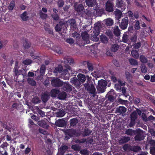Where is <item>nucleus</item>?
Listing matches in <instances>:
<instances>
[{
    "mask_svg": "<svg viewBox=\"0 0 155 155\" xmlns=\"http://www.w3.org/2000/svg\"><path fill=\"white\" fill-rule=\"evenodd\" d=\"M69 23L71 28H75L76 27V21L74 19L72 18L68 20Z\"/></svg>",
    "mask_w": 155,
    "mask_h": 155,
    "instance_id": "36",
    "label": "nucleus"
},
{
    "mask_svg": "<svg viewBox=\"0 0 155 155\" xmlns=\"http://www.w3.org/2000/svg\"><path fill=\"white\" fill-rule=\"evenodd\" d=\"M94 25L93 33L94 34L98 35L100 34V28L101 27V23L100 22H98L95 23Z\"/></svg>",
    "mask_w": 155,
    "mask_h": 155,
    "instance_id": "10",
    "label": "nucleus"
},
{
    "mask_svg": "<svg viewBox=\"0 0 155 155\" xmlns=\"http://www.w3.org/2000/svg\"><path fill=\"white\" fill-rule=\"evenodd\" d=\"M74 8L76 11L79 14L82 13L84 9L83 5L81 4L78 5L75 4L74 5Z\"/></svg>",
    "mask_w": 155,
    "mask_h": 155,
    "instance_id": "19",
    "label": "nucleus"
},
{
    "mask_svg": "<svg viewBox=\"0 0 155 155\" xmlns=\"http://www.w3.org/2000/svg\"><path fill=\"white\" fill-rule=\"evenodd\" d=\"M57 4L58 8H61L63 7L64 5V0H58Z\"/></svg>",
    "mask_w": 155,
    "mask_h": 155,
    "instance_id": "50",
    "label": "nucleus"
},
{
    "mask_svg": "<svg viewBox=\"0 0 155 155\" xmlns=\"http://www.w3.org/2000/svg\"><path fill=\"white\" fill-rule=\"evenodd\" d=\"M70 82L72 85L78 89H79L81 86V82L76 77H74L71 78L70 80Z\"/></svg>",
    "mask_w": 155,
    "mask_h": 155,
    "instance_id": "11",
    "label": "nucleus"
},
{
    "mask_svg": "<svg viewBox=\"0 0 155 155\" xmlns=\"http://www.w3.org/2000/svg\"><path fill=\"white\" fill-rule=\"evenodd\" d=\"M68 149V147L66 145H64L61 146L59 148L60 153L63 155Z\"/></svg>",
    "mask_w": 155,
    "mask_h": 155,
    "instance_id": "27",
    "label": "nucleus"
},
{
    "mask_svg": "<svg viewBox=\"0 0 155 155\" xmlns=\"http://www.w3.org/2000/svg\"><path fill=\"white\" fill-rule=\"evenodd\" d=\"M27 81L28 83L32 86H34L36 85V82L32 78H28Z\"/></svg>",
    "mask_w": 155,
    "mask_h": 155,
    "instance_id": "46",
    "label": "nucleus"
},
{
    "mask_svg": "<svg viewBox=\"0 0 155 155\" xmlns=\"http://www.w3.org/2000/svg\"><path fill=\"white\" fill-rule=\"evenodd\" d=\"M31 43L27 39H25L23 43V46L25 49H28L31 46Z\"/></svg>",
    "mask_w": 155,
    "mask_h": 155,
    "instance_id": "38",
    "label": "nucleus"
},
{
    "mask_svg": "<svg viewBox=\"0 0 155 155\" xmlns=\"http://www.w3.org/2000/svg\"><path fill=\"white\" fill-rule=\"evenodd\" d=\"M50 97V95L47 93H45L41 96V99L44 103H46Z\"/></svg>",
    "mask_w": 155,
    "mask_h": 155,
    "instance_id": "23",
    "label": "nucleus"
},
{
    "mask_svg": "<svg viewBox=\"0 0 155 155\" xmlns=\"http://www.w3.org/2000/svg\"><path fill=\"white\" fill-rule=\"evenodd\" d=\"M150 153L152 155H155V147H150Z\"/></svg>",
    "mask_w": 155,
    "mask_h": 155,
    "instance_id": "64",
    "label": "nucleus"
},
{
    "mask_svg": "<svg viewBox=\"0 0 155 155\" xmlns=\"http://www.w3.org/2000/svg\"><path fill=\"white\" fill-rule=\"evenodd\" d=\"M85 90L92 94L93 97H95L96 94V89L93 84L92 81L88 79L87 82L84 84Z\"/></svg>",
    "mask_w": 155,
    "mask_h": 155,
    "instance_id": "2",
    "label": "nucleus"
},
{
    "mask_svg": "<svg viewBox=\"0 0 155 155\" xmlns=\"http://www.w3.org/2000/svg\"><path fill=\"white\" fill-rule=\"evenodd\" d=\"M52 18L55 21H58L59 19V16L58 14H52L51 15Z\"/></svg>",
    "mask_w": 155,
    "mask_h": 155,
    "instance_id": "59",
    "label": "nucleus"
},
{
    "mask_svg": "<svg viewBox=\"0 0 155 155\" xmlns=\"http://www.w3.org/2000/svg\"><path fill=\"white\" fill-rule=\"evenodd\" d=\"M39 15L40 18L42 19H46L48 16L47 14L43 13L41 11H39Z\"/></svg>",
    "mask_w": 155,
    "mask_h": 155,
    "instance_id": "51",
    "label": "nucleus"
},
{
    "mask_svg": "<svg viewBox=\"0 0 155 155\" xmlns=\"http://www.w3.org/2000/svg\"><path fill=\"white\" fill-rule=\"evenodd\" d=\"M71 148L75 151H79L80 149V147L78 145L75 144L71 146Z\"/></svg>",
    "mask_w": 155,
    "mask_h": 155,
    "instance_id": "62",
    "label": "nucleus"
},
{
    "mask_svg": "<svg viewBox=\"0 0 155 155\" xmlns=\"http://www.w3.org/2000/svg\"><path fill=\"white\" fill-rule=\"evenodd\" d=\"M52 49L54 51L58 54L62 53L61 52V48L59 46H52Z\"/></svg>",
    "mask_w": 155,
    "mask_h": 155,
    "instance_id": "31",
    "label": "nucleus"
},
{
    "mask_svg": "<svg viewBox=\"0 0 155 155\" xmlns=\"http://www.w3.org/2000/svg\"><path fill=\"white\" fill-rule=\"evenodd\" d=\"M126 4L124 2L123 0H117L116 1V6L117 7L120 8L123 7L122 9H121L124 10L125 8L124 7H125Z\"/></svg>",
    "mask_w": 155,
    "mask_h": 155,
    "instance_id": "16",
    "label": "nucleus"
},
{
    "mask_svg": "<svg viewBox=\"0 0 155 155\" xmlns=\"http://www.w3.org/2000/svg\"><path fill=\"white\" fill-rule=\"evenodd\" d=\"M81 36L82 39L85 41L89 40V35L87 31H84L82 32Z\"/></svg>",
    "mask_w": 155,
    "mask_h": 155,
    "instance_id": "26",
    "label": "nucleus"
},
{
    "mask_svg": "<svg viewBox=\"0 0 155 155\" xmlns=\"http://www.w3.org/2000/svg\"><path fill=\"white\" fill-rule=\"evenodd\" d=\"M97 85L96 86L97 91L99 93H103L105 91L107 85V81L101 79L98 81Z\"/></svg>",
    "mask_w": 155,
    "mask_h": 155,
    "instance_id": "3",
    "label": "nucleus"
},
{
    "mask_svg": "<svg viewBox=\"0 0 155 155\" xmlns=\"http://www.w3.org/2000/svg\"><path fill=\"white\" fill-rule=\"evenodd\" d=\"M114 5L113 3L110 0L107 1L105 3V10L109 13L114 11Z\"/></svg>",
    "mask_w": 155,
    "mask_h": 155,
    "instance_id": "7",
    "label": "nucleus"
},
{
    "mask_svg": "<svg viewBox=\"0 0 155 155\" xmlns=\"http://www.w3.org/2000/svg\"><path fill=\"white\" fill-rule=\"evenodd\" d=\"M51 84L54 87H60L62 86L63 81L58 78H54L51 81Z\"/></svg>",
    "mask_w": 155,
    "mask_h": 155,
    "instance_id": "5",
    "label": "nucleus"
},
{
    "mask_svg": "<svg viewBox=\"0 0 155 155\" xmlns=\"http://www.w3.org/2000/svg\"><path fill=\"white\" fill-rule=\"evenodd\" d=\"M130 140V138L129 137L123 136L120 140V143H124L128 142Z\"/></svg>",
    "mask_w": 155,
    "mask_h": 155,
    "instance_id": "30",
    "label": "nucleus"
},
{
    "mask_svg": "<svg viewBox=\"0 0 155 155\" xmlns=\"http://www.w3.org/2000/svg\"><path fill=\"white\" fill-rule=\"evenodd\" d=\"M141 46V43L140 42H138L135 43L133 45V48L135 49H139Z\"/></svg>",
    "mask_w": 155,
    "mask_h": 155,
    "instance_id": "58",
    "label": "nucleus"
},
{
    "mask_svg": "<svg viewBox=\"0 0 155 155\" xmlns=\"http://www.w3.org/2000/svg\"><path fill=\"white\" fill-rule=\"evenodd\" d=\"M119 48V46L117 44H114L112 46L111 50L114 52H116Z\"/></svg>",
    "mask_w": 155,
    "mask_h": 155,
    "instance_id": "48",
    "label": "nucleus"
},
{
    "mask_svg": "<svg viewBox=\"0 0 155 155\" xmlns=\"http://www.w3.org/2000/svg\"><path fill=\"white\" fill-rule=\"evenodd\" d=\"M137 35L135 34L133 35L130 38L131 41L134 43H135L137 41Z\"/></svg>",
    "mask_w": 155,
    "mask_h": 155,
    "instance_id": "63",
    "label": "nucleus"
},
{
    "mask_svg": "<svg viewBox=\"0 0 155 155\" xmlns=\"http://www.w3.org/2000/svg\"><path fill=\"white\" fill-rule=\"evenodd\" d=\"M128 32H125L123 35L122 41L124 43H127L128 41Z\"/></svg>",
    "mask_w": 155,
    "mask_h": 155,
    "instance_id": "32",
    "label": "nucleus"
},
{
    "mask_svg": "<svg viewBox=\"0 0 155 155\" xmlns=\"http://www.w3.org/2000/svg\"><path fill=\"white\" fill-rule=\"evenodd\" d=\"M135 134H136V135L134 138L136 140L140 141L143 139L144 137L143 136V132L142 130L138 129L136 131Z\"/></svg>",
    "mask_w": 155,
    "mask_h": 155,
    "instance_id": "9",
    "label": "nucleus"
},
{
    "mask_svg": "<svg viewBox=\"0 0 155 155\" xmlns=\"http://www.w3.org/2000/svg\"><path fill=\"white\" fill-rule=\"evenodd\" d=\"M92 132V130L88 128L84 129V131H83L82 134L84 137L89 135Z\"/></svg>",
    "mask_w": 155,
    "mask_h": 155,
    "instance_id": "33",
    "label": "nucleus"
},
{
    "mask_svg": "<svg viewBox=\"0 0 155 155\" xmlns=\"http://www.w3.org/2000/svg\"><path fill=\"white\" fill-rule=\"evenodd\" d=\"M77 77L78 79H79L81 83H82L84 82L86 80L85 75L81 73L77 75Z\"/></svg>",
    "mask_w": 155,
    "mask_h": 155,
    "instance_id": "25",
    "label": "nucleus"
},
{
    "mask_svg": "<svg viewBox=\"0 0 155 155\" xmlns=\"http://www.w3.org/2000/svg\"><path fill=\"white\" fill-rule=\"evenodd\" d=\"M62 24H59L56 25L55 27V29L56 31H61L62 27Z\"/></svg>",
    "mask_w": 155,
    "mask_h": 155,
    "instance_id": "55",
    "label": "nucleus"
},
{
    "mask_svg": "<svg viewBox=\"0 0 155 155\" xmlns=\"http://www.w3.org/2000/svg\"><path fill=\"white\" fill-rule=\"evenodd\" d=\"M37 124L40 126L45 129H48L49 127V125L48 124L47 122L44 120L38 121Z\"/></svg>",
    "mask_w": 155,
    "mask_h": 155,
    "instance_id": "18",
    "label": "nucleus"
},
{
    "mask_svg": "<svg viewBox=\"0 0 155 155\" xmlns=\"http://www.w3.org/2000/svg\"><path fill=\"white\" fill-rule=\"evenodd\" d=\"M80 153L82 155H88L89 154V151L87 149H84L81 150L80 151Z\"/></svg>",
    "mask_w": 155,
    "mask_h": 155,
    "instance_id": "61",
    "label": "nucleus"
},
{
    "mask_svg": "<svg viewBox=\"0 0 155 155\" xmlns=\"http://www.w3.org/2000/svg\"><path fill=\"white\" fill-rule=\"evenodd\" d=\"M129 62L130 64L132 65H138V62L137 61L133 58L129 59Z\"/></svg>",
    "mask_w": 155,
    "mask_h": 155,
    "instance_id": "53",
    "label": "nucleus"
},
{
    "mask_svg": "<svg viewBox=\"0 0 155 155\" xmlns=\"http://www.w3.org/2000/svg\"><path fill=\"white\" fill-rule=\"evenodd\" d=\"M86 4L88 6V8L91 9V8H93L92 9H94L95 7L97 5V2L96 0H85Z\"/></svg>",
    "mask_w": 155,
    "mask_h": 155,
    "instance_id": "12",
    "label": "nucleus"
},
{
    "mask_svg": "<svg viewBox=\"0 0 155 155\" xmlns=\"http://www.w3.org/2000/svg\"><path fill=\"white\" fill-rule=\"evenodd\" d=\"M20 17L24 21H26L28 20L29 17L27 16V12L25 11L23 13L21 14Z\"/></svg>",
    "mask_w": 155,
    "mask_h": 155,
    "instance_id": "41",
    "label": "nucleus"
},
{
    "mask_svg": "<svg viewBox=\"0 0 155 155\" xmlns=\"http://www.w3.org/2000/svg\"><path fill=\"white\" fill-rule=\"evenodd\" d=\"M64 133L67 134V135H68L72 137L73 136V135L75 134L76 131L74 129H67L65 130Z\"/></svg>",
    "mask_w": 155,
    "mask_h": 155,
    "instance_id": "20",
    "label": "nucleus"
},
{
    "mask_svg": "<svg viewBox=\"0 0 155 155\" xmlns=\"http://www.w3.org/2000/svg\"><path fill=\"white\" fill-rule=\"evenodd\" d=\"M55 124L58 127H64L66 126L67 122L63 119H60L55 121Z\"/></svg>",
    "mask_w": 155,
    "mask_h": 155,
    "instance_id": "14",
    "label": "nucleus"
},
{
    "mask_svg": "<svg viewBox=\"0 0 155 155\" xmlns=\"http://www.w3.org/2000/svg\"><path fill=\"white\" fill-rule=\"evenodd\" d=\"M100 39L101 41L104 44H107L108 41L107 37L104 35H101L100 36Z\"/></svg>",
    "mask_w": 155,
    "mask_h": 155,
    "instance_id": "24",
    "label": "nucleus"
},
{
    "mask_svg": "<svg viewBox=\"0 0 155 155\" xmlns=\"http://www.w3.org/2000/svg\"><path fill=\"white\" fill-rule=\"evenodd\" d=\"M15 1L13 0L11 1L9 4L8 7L9 12H12L15 8Z\"/></svg>",
    "mask_w": 155,
    "mask_h": 155,
    "instance_id": "22",
    "label": "nucleus"
},
{
    "mask_svg": "<svg viewBox=\"0 0 155 155\" xmlns=\"http://www.w3.org/2000/svg\"><path fill=\"white\" fill-rule=\"evenodd\" d=\"M64 62L65 64L64 67L68 70V71L71 73V75L72 74V70L71 68L69 65H73L74 64V59L69 58H64Z\"/></svg>",
    "mask_w": 155,
    "mask_h": 155,
    "instance_id": "4",
    "label": "nucleus"
},
{
    "mask_svg": "<svg viewBox=\"0 0 155 155\" xmlns=\"http://www.w3.org/2000/svg\"><path fill=\"white\" fill-rule=\"evenodd\" d=\"M56 116L58 117H63L65 114V111L62 110H60L56 113Z\"/></svg>",
    "mask_w": 155,
    "mask_h": 155,
    "instance_id": "37",
    "label": "nucleus"
},
{
    "mask_svg": "<svg viewBox=\"0 0 155 155\" xmlns=\"http://www.w3.org/2000/svg\"><path fill=\"white\" fill-rule=\"evenodd\" d=\"M32 102L34 104L40 103L41 102L39 98L35 97L33 98L32 100Z\"/></svg>",
    "mask_w": 155,
    "mask_h": 155,
    "instance_id": "56",
    "label": "nucleus"
},
{
    "mask_svg": "<svg viewBox=\"0 0 155 155\" xmlns=\"http://www.w3.org/2000/svg\"><path fill=\"white\" fill-rule=\"evenodd\" d=\"M113 33L114 35L117 37L120 35V31L118 26H116L114 29Z\"/></svg>",
    "mask_w": 155,
    "mask_h": 155,
    "instance_id": "39",
    "label": "nucleus"
},
{
    "mask_svg": "<svg viewBox=\"0 0 155 155\" xmlns=\"http://www.w3.org/2000/svg\"><path fill=\"white\" fill-rule=\"evenodd\" d=\"M131 150L134 152H137L141 150V147L137 146H134L131 147Z\"/></svg>",
    "mask_w": 155,
    "mask_h": 155,
    "instance_id": "47",
    "label": "nucleus"
},
{
    "mask_svg": "<svg viewBox=\"0 0 155 155\" xmlns=\"http://www.w3.org/2000/svg\"><path fill=\"white\" fill-rule=\"evenodd\" d=\"M114 90H111L110 91H109L108 94L109 95L107 97L108 100L106 101L105 103L106 104L108 103V101H110V102H113L114 101V96L113 95V94H114Z\"/></svg>",
    "mask_w": 155,
    "mask_h": 155,
    "instance_id": "17",
    "label": "nucleus"
},
{
    "mask_svg": "<svg viewBox=\"0 0 155 155\" xmlns=\"http://www.w3.org/2000/svg\"><path fill=\"white\" fill-rule=\"evenodd\" d=\"M60 92L59 90L56 89H53L51 91V95L52 97H55Z\"/></svg>",
    "mask_w": 155,
    "mask_h": 155,
    "instance_id": "40",
    "label": "nucleus"
},
{
    "mask_svg": "<svg viewBox=\"0 0 155 155\" xmlns=\"http://www.w3.org/2000/svg\"><path fill=\"white\" fill-rule=\"evenodd\" d=\"M140 61L142 63H146L147 62V60L144 55H140Z\"/></svg>",
    "mask_w": 155,
    "mask_h": 155,
    "instance_id": "49",
    "label": "nucleus"
},
{
    "mask_svg": "<svg viewBox=\"0 0 155 155\" xmlns=\"http://www.w3.org/2000/svg\"><path fill=\"white\" fill-rule=\"evenodd\" d=\"M78 120L76 118H73L70 120L69 121L70 126L69 127H74L78 123Z\"/></svg>",
    "mask_w": 155,
    "mask_h": 155,
    "instance_id": "21",
    "label": "nucleus"
},
{
    "mask_svg": "<svg viewBox=\"0 0 155 155\" xmlns=\"http://www.w3.org/2000/svg\"><path fill=\"white\" fill-rule=\"evenodd\" d=\"M127 110V108L123 106H120L116 108V113L119 114L120 115H121L122 116L126 115V112Z\"/></svg>",
    "mask_w": 155,
    "mask_h": 155,
    "instance_id": "13",
    "label": "nucleus"
},
{
    "mask_svg": "<svg viewBox=\"0 0 155 155\" xmlns=\"http://www.w3.org/2000/svg\"><path fill=\"white\" fill-rule=\"evenodd\" d=\"M96 6L95 7V8L93 9V15L96 17H101L102 16L104 12V8H100L98 7L96 8Z\"/></svg>",
    "mask_w": 155,
    "mask_h": 155,
    "instance_id": "6",
    "label": "nucleus"
},
{
    "mask_svg": "<svg viewBox=\"0 0 155 155\" xmlns=\"http://www.w3.org/2000/svg\"><path fill=\"white\" fill-rule=\"evenodd\" d=\"M62 86H63V89L65 91H70L72 90V86L68 82H63Z\"/></svg>",
    "mask_w": 155,
    "mask_h": 155,
    "instance_id": "15",
    "label": "nucleus"
},
{
    "mask_svg": "<svg viewBox=\"0 0 155 155\" xmlns=\"http://www.w3.org/2000/svg\"><path fill=\"white\" fill-rule=\"evenodd\" d=\"M131 120H135L137 117V112L135 111H134L130 114Z\"/></svg>",
    "mask_w": 155,
    "mask_h": 155,
    "instance_id": "44",
    "label": "nucleus"
},
{
    "mask_svg": "<svg viewBox=\"0 0 155 155\" xmlns=\"http://www.w3.org/2000/svg\"><path fill=\"white\" fill-rule=\"evenodd\" d=\"M105 25L107 26H111L114 23L113 20L110 18H107L105 21Z\"/></svg>",
    "mask_w": 155,
    "mask_h": 155,
    "instance_id": "42",
    "label": "nucleus"
},
{
    "mask_svg": "<svg viewBox=\"0 0 155 155\" xmlns=\"http://www.w3.org/2000/svg\"><path fill=\"white\" fill-rule=\"evenodd\" d=\"M33 62L30 59H26L23 61L22 63L26 65H29L31 64Z\"/></svg>",
    "mask_w": 155,
    "mask_h": 155,
    "instance_id": "52",
    "label": "nucleus"
},
{
    "mask_svg": "<svg viewBox=\"0 0 155 155\" xmlns=\"http://www.w3.org/2000/svg\"><path fill=\"white\" fill-rule=\"evenodd\" d=\"M53 72L56 74L61 73L60 78L64 80H68L71 75V73L66 68L63 69V67L61 64L58 65L55 68Z\"/></svg>",
    "mask_w": 155,
    "mask_h": 155,
    "instance_id": "1",
    "label": "nucleus"
},
{
    "mask_svg": "<svg viewBox=\"0 0 155 155\" xmlns=\"http://www.w3.org/2000/svg\"><path fill=\"white\" fill-rule=\"evenodd\" d=\"M90 40L85 41L84 40H81L78 41V43L80 46H84L85 45L90 43Z\"/></svg>",
    "mask_w": 155,
    "mask_h": 155,
    "instance_id": "35",
    "label": "nucleus"
},
{
    "mask_svg": "<svg viewBox=\"0 0 155 155\" xmlns=\"http://www.w3.org/2000/svg\"><path fill=\"white\" fill-rule=\"evenodd\" d=\"M136 130H132L131 129H129L127 130L126 131V134L128 135H133L135 134Z\"/></svg>",
    "mask_w": 155,
    "mask_h": 155,
    "instance_id": "45",
    "label": "nucleus"
},
{
    "mask_svg": "<svg viewBox=\"0 0 155 155\" xmlns=\"http://www.w3.org/2000/svg\"><path fill=\"white\" fill-rule=\"evenodd\" d=\"M128 20L127 17H125L122 19L120 22H119V27L122 30L126 29L128 26Z\"/></svg>",
    "mask_w": 155,
    "mask_h": 155,
    "instance_id": "8",
    "label": "nucleus"
},
{
    "mask_svg": "<svg viewBox=\"0 0 155 155\" xmlns=\"http://www.w3.org/2000/svg\"><path fill=\"white\" fill-rule=\"evenodd\" d=\"M126 77L128 81H131L132 79V76L131 74L128 72H126L125 73Z\"/></svg>",
    "mask_w": 155,
    "mask_h": 155,
    "instance_id": "57",
    "label": "nucleus"
},
{
    "mask_svg": "<svg viewBox=\"0 0 155 155\" xmlns=\"http://www.w3.org/2000/svg\"><path fill=\"white\" fill-rule=\"evenodd\" d=\"M66 96L67 94L65 92H60L58 95V97L60 99L63 100L66 98Z\"/></svg>",
    "mask_w": 155,
    "mask_h": 155,
    "instance_id": "34",
    "label": "nucleus"
},
{
    "mask_svg": "<svg viewBox=\"0 0 155 155\" xmlns=\"http://www.w3.org/2000/svg\"><path fill=\"white\" fill-rule=\"evenodd\" d=\"M115 13L116 18L117 19H119L121 18L122 15V13L120 10L116 9Z\"/></svg>",
    "mask_w": 155,
    "mask_h": 155,
    "instance_id": "29",
    "label": "nucleus"
},
{
    "mask_svg": "<svg viewBox=\"0 0 155 155\" xmlns=\"http://www.w3.org/2000/svg\"><path fill=\"white\" fill-rule=\"evenodd\" d=\"M132 56L135 58H138L139 56V54L138 51L136 50H132L131 51Z\"/></svg>",
    "mask_w": 155,
    "mask_h": 155,
    "instance_id": "43",
    "label": "nucleus"
},
{
    "mask_svg": "<svg viewBox=\"0 0 155 155\" xmlns=\"http://www.w3.org/2000/svg\"><path fill=\"white\" fill-rule=\"evenodd\" d=\"M1 126H2L3 128L5 129L6 130L9 132H11V128L8 125L7 123H2Z\"/></svg>",
    "mask_w": 155,
    "mask_h": 155,
    "instance_id": "54",
    "label": "nucleus"
},
{
    "mask_svg": "<svg viewBox=\"0 0 155 155\" xmlns=\"http://www.w3.org/2000/svg\"><path fill=\"white\" fill-rule=\"evenodd\" d=\"M46 69V67L45 65L44 64H42L40 67L39 71L41 76H43L44 75Z\"/></svg>",
    "mask_w": 155,
    "mask_h": 155,
    "instance_id": "28",
    "label": "nucleus"
},
{
    "mask_svg": "<svg viewBox=\"0 0 155 155\" xmlns=\"http://www.w3.org/2000/svg\"><path fill=\"white\" fill-rule=\"evenodd\" d=\"M8 145V144L7 142H4L0 146V147L2 148L4 150H7V147Z\"/></svg>",
    "mask_w": 155,
    "mask_h": 155,
    "instance_id": "60",
    "label": "nucleus"
}]
</instances>
